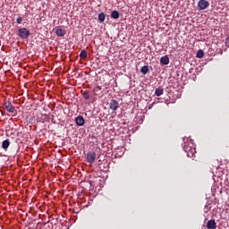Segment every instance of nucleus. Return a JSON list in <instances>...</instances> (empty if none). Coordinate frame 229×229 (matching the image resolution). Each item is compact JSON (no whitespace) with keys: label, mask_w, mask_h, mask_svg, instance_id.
Returning a JSON list of instances; mask_svg holds the SVG:
<instances>
[{"label":"nucleus","mask_w":229,"mask_h":229,"mask_svg":"<svg viewBox=\"0 0 229 229\" xmlns=\"http://www.w3.org/2000/svg\"><path fill=\"white\" fill-rule=\"evenodd\" d=\"M18 35L21 38L26 39L30 38V32L27 28H21L19 29Z\"/></svg>","instance_id":"obj_1"},{"label":"nucleus","mask_w":229,"mask_h":229,"mask_svg":"<svg viewBox=\"0 0 229 229\" xmlns=\"http://www.w3.org/2000/svg\"><path fill=\"white\" fill-rule=\"evenodd\" d=\"M183 149L187 154V157H189L190 158H192V157H194V153H196V148H192L189 144H185Z\"/></svg>","instance_id":"obj_2"},{"label":"nucleus","mask_w":229,"mask_h":229,"mask_svg":"<svg viewBox=\"0 0 229 229\" xmlns=\"http://www.w3.org/2000/svg\"><path fill=\"white\" fill-rule=\"evenodd\" d=\"M208 6H210V3H208V1H207V0H199L198 2V10H199V11L207 10V8H208Z\"/></svg>","instance_id":"obj_3"},{"label":"nucleus","mask_w":229,"mask_h":229,"mask_svg":"<svg viewBox=\"0 0 229 229\" xmlns=\"http://www.w3.org/2000/svg\"><path fill=\"white\" fill-rule=\"evenodd\" d=\"M4 108H5L9 114H15V106H13L10 102H5L4 104Z\"/></svg>","instance_id":"obj_4"},{"label":"nucleus","mask_w":229,"mask_h":229,"mask_svg":"<svg viewBox=\"0 0 229 229\" xmlns=\"http://www.w3.org/2000/svg\"><path fill=\"white\" fill-rule=\"evenodd\" d=\"M109 108L113 112H116V110L119 108V102L115 99H113L109 103Z\"/></svg>","instance_id":"obj_5"},{"label":"nucleus","mask_w":229,"mask_h":229,"mask_svg":"<svg viewBox=\"0 0 229 229\" xmlns=\"http://www.w3.org/2000/svg\"><path fill=\"white\" fill-rule=\"evenodd\" d=\"M96 152H89L87 154V160L89 164H94L96 162Z\"/></svg>","instance_id":"obj_6"},{"label":"nucleus","mask_w":229,"mask_h":229,"mask_svg":"<svg viewBox=\"0 0 229 229\" xmlns=\"http://www.w3.org/2000/svg\"><path fill=\"white\" fill-rule=\"evenodd\" d=\"M206 226L208 229H216V228H217V223H216V220L210 219L208 221Z\"/></svg>","instance_id":"obj_7"},{"label":"nucleus","mask_w":229,"mask_h":229,"mask_svg":"<svg viewBox=\"0 0 229 229\" xmlns=\"http://www.w3.org/2000/svg\"><path fill=\"white\" fill-rule=\"evenodd\" d=\"M75 123L77 126H83V124H85V118H83L81 115H79L76 117Z\"/></svg>","instance_id":"obj_8"},{"label":"nucleus","mask_w":229,"mask_h":229,"mask_svg":"<svg viewBox=\"0 0 229 229\" xmlns=\"http://www.w3.org/2000/svg\"><path fill=\"white\" fill-rule=\"evenodd\" d=\"M160 64H162L163 65H169V56H162L160 59Z\"/></svg>","instance_id":"obj_9"},{"label":"nucleus","mask_w":229,"mask_h":229,"mask_svg":"<svg viewBox=\"0 0 229 229\" xmlns=\"http://www.w3.org/2000/svg\"><path fill=\"white\" fill-rule=\"evenodd\" d=\"M57 37H65V30H63L62 28H58L55 31Z\"/></svg>","instance_id":"obj_10"},{"label":"nucleus","mask_w":229,"mask_h":229,"mask_svg":"<svg viewBox=\"0 0 229 229\" xmlns=\"http://www.w3.org/2000/svg\"><path fill=\"white\" fill-rule=\"evenodd\" d=\"M2 148L4 151H7L8 148H10V140H5L2 142Z\"/></svg>","instance_id":"obj_11"},{"label":"nucleus","mask_w":229,"mask_h":229,"mask_svg":"<svg viewBox=\"0 0 229 229\" xmlns=\"http://www.w3.org/2000/svg\"><path fill=\"white\" fill-rule=\"evenodd\" d=\"M164 94V89L162 88H157L155 89V95L157 97V98H160V96H162Z\"/></svg>","instance_id":"obj_12"},{"label":"nucleus","mask_w":229,"mask_h":229,"mask_svg":"<svg viewBox=\"0 0 229 229\" xmlns=\"http://www.w3.org/2000/svg\"><path fill=\"white\" fill-rule=\"evenodd\" d=\"M106 19V15L104 13H101L98 14L99 22H105Z\"/></svg>","instance_id":"obj_13"},{"label":"nucleus","mask_w":229,"mask_h":229,"mask_svg":"<svg viewBox=\"0 0 229 229\" xmlns=\"http://www.w3.org/2000/svg\"><path fill=\"white\" fill-rule=\"evenodd\" d=\"M140 72H142V74H148V72H149V67L148 65L142 66Z\"/></svg>","instance_id":"obj_14"},{"label":"nucleus","mask_w":229,"mask_h":229,"mask_svg":"<svg viewBox=\"0 0 229 229\" xmlns=\"http://www.w3.org/2000/svg\"><path fill=\"white\" fill-rule=\"evenodd\" d=\"M197 58H203V56H205V52L201 49L198 50L197 52Z\"/></svg>","instance_id":"obj_15"},{"label":"nucleus","mask_w":229,"mask_h":229,"mask_svg":"<svg viewBox=\"0 0 229 229\" xmlns=\"http://www.w3.org/2000/svg\"><path fill=\"white\" fill-rule=\"evenodd\" d=\"M111 18L112 19H119V13L117 11H113L111 13Z\"/></svg>","instance_id":"obj_16"},{"label":"nucleus","mask_w":229,"mask_h":229,"mask_svg":"<svg viewBox=\"0 0 229 229\" xmlns=\"http://www.w3.org/2000/svg\"><path fill=\"white\" fill-rule=\"evenodd\" d=\"M81 58H87V51L82 50L80 55Z\"/></svg>","instance_id":"obj_17"},{"label":"nucleus","mask_w":229,"mask_h":229,"mask_svg":"<svg viewBox=\"0 0 229 229\" xmlns=\"http://www.w3.org/2000/svg\"><path fill=\"white\" fill-rule=\"evenodd\" d=\"M80 187L82 189V192H85V181L80 182Z\"/></svg>","instance_id":"obj_18"},{"label":"nucleus","mask_w":229,"mask_h":229,"mask_svg":"<svg viewBox=\"0 0 229 229\" xmlns=\"http://www.w3.org/2000/svg\"><path fill=\"white\" fill-rule=\"evenodd\" d=\"M17 24H21L22 22V17H19L16 20Z\"/></svg>","instance_id":"obj_19"},{"label":"nucleus","mask_w":229,"mask_h":229,"mask_svg":"<svg viewBox=\"0 0 229 229\" xmlns=\"http://www.w3.org/2000/svg\"><path fill=\"white\" fill-rule=\"evenodd\" d=\"M83 97L85 98V99H87V91H84Z\"/></svg>","instance_id":"obj_20"},{"label":"nucleus","mask_w":229,"mask_h":229,"mask_svg":"<svg viewBox=\"0 0 229 229\" xmlns=\"http://www.w3.org/2000/svg\"><path fill=\"white\" fill-rule=\"evenodd\" d=\"M89 183L90 187H92V182L89 181Z\"/></svg>","instance_id":"obj_21"}]
</instances>
